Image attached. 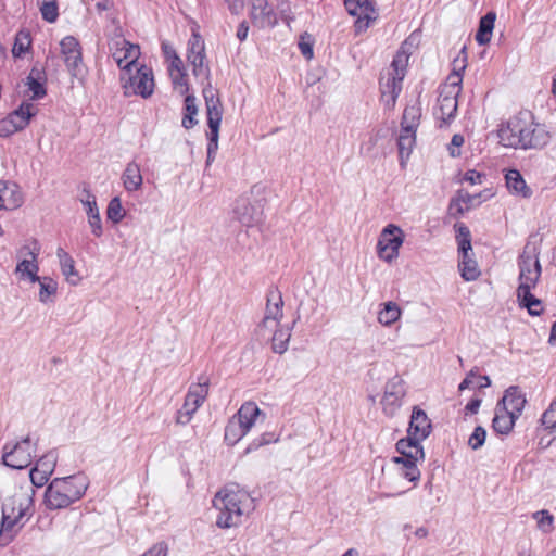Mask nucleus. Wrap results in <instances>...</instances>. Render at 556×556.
I'll use <instances>...</instances> for the list:
<instances>
[{
  "label": "nucleus",
  "mask_w": 556,
  "mask_h": 556,
  "mask_svg": "<svg viewBox=\"0 0 556 556\" xmlns=\"http://www.w3.org/2000/svg\"><path fill=\"white\" fill-rule=\"evenodd\" d=\"M500 142L513 149H543L551 140L544 124L535 123L530 113H520L503 123L497 130Z\"/></svg>",
  "instance_id": "obj_1"
},
{
  "label": "nucleus",
  "mask_w": 556,
  "mask_h": 556,
  "mask_svg": "<svg viewBox=\"0 0 556 556\" xmlns=\"http://www.w3.org/2000/svg\"><path fill=\"white\" fill-rule=\"evenodd\" d=\"M213 506L219 511L216 526L222 529L238 527L254 509V498L237 483H229L216 493Z\"/></svg>",
  "instance_id": "obj_2"
},
{
  "label": "nucleus",
  "mask_w": 556,
  "mask_h": 556,
  "mask_svg": "<svg viewBox=\"0 0 556 556\" xmlns=\"http://www.w3.org/2000/svg\"><path fill=\"white\" fill-rule=\"evenodd\" d=\"M33 490L26 488L11 495L0 510V546L9 545L34 515Z\"/></svg>",
  "instance_id": "obj_3"
},
{
  "label": "nucleus",
  "mask_w": 556,
  "mask_h": 556,
  "mask_svg": "<svg viewBox=\"0 0 556 556\" xmlns=\"http://www.w3.org/2000/svg\"><path fill=\"white\" fill-rule=\"evenodd\" d=\"M88 488L84 475L54 478L45 492V504L49 509H62L83 497Z\"/></svg>",
  "instance_id": "obj_4"
},
{
  "label": "nucleus",
  "mask_w": 556,
  "mask_h": 556,
  "mask_svg": "<svg viewBox=\"0 0 556 556\" xmlns=\"http://www.w3.org/2000/svg\"><path fill=\"white\" fill-rule=\"evenodd\" d=\"M466 47H463L453 61V73L448 77L451 84L440 92L438 98V109L434 115L441 121L440 127L448 125L456 116L458 108L457 94L462 83V72L466 68Z\"/></svg>",
  "instance_id": "obj_5"
},
{
  "label": "nucleus",
  "mask_w": 556,
  "mask_h": 556,
  "mask_svg": "<svg viewBox=\"0 0 556 556\" xmlns=\"http://www.w3.org/2000/svg\"><path fill=\"white\" fill-rule=\"evenodd\" d=\"M203 97L205 100L208 126L206 166H210L214 161L218 150L219 126L222 122L223 110L219 98L215 96L214 90L211 89L210 86L204 88Z\"/></svg>",
  "instance_id": "obj_6"
},
{
  "label": "nucleus",
  "mask_w": 556,
  "mask_h": 556,
  "mask_svg": "<svg viewBox=\"0 0 556 556\" xmlns=\"http://www.w3.org/2000/svg\"><path fill=\"white\" fill-rule=\"evenodd\" d=\"M37 452V441L27 435L18 441L7 442L2 447L3 465L13 469L27 468Z\"/></svg>",
  "instance_id": "obj_7"
},
{
  "label": "nucleus",
  "mask_w": 556,
  "mask_h": 556,
  "mask_svg": "<svg viewBox=\"0 0 556 556\" xmlns=\"http://www.w3.org/2000/svg\"><path fill=\"white\" fill-rule=\"evenodd\" d=\"M129 71L127 74L121 73V81L124 89V96H141L147 99L152 96L154 90V79L151 68L141 65L135 67Z\"/></svg>",
  "instance_id": "obj_8"
},
{
  "label": "nucleus",
  "mask_w": 556,
  "mask_h": 556,
  "mask_svg": "<svg viewBox=\"0 0 556 556\" xmlns=\"http://www.w3.org/2000/svg\"><path fill=\"white\" fill-rule=\"evenodd\" d=\"M455 228L457 231L458 253L460 255L458 264L460 276L466 281H473L480 276V270L477 262L469 255V252L472 250L470 230L463 223L456 224Z\"/></svg>",
  "instance_id": "obj_9"
},
{
  "label": "nucleus",
  "mask_w": 556,
  "mask_h": 556,
  "mask_svg": "<svg viewBox=\"0 0 556 556\" xmlns=\"http://www.w3.org/2000/svg\"><path fill=\"white\" fill-rule=\"evenodd\" d=\"M60 50L70 75L83 81L87 74V67L83 61L79 41L74 36H66L60 42Z\"/></svg>",
  "instance_id": "obj_10"
},
{
  "label": "nucleus",
  "mask_w": 556,
  "mask_h": 556,
  "mask_svg": "<svg viewBox=\"0 0 556 556\" xmlns=\"http://www.w3.org/2000/svg\"><path fill=\"white\" fill-rule=\"evenodd\" d=\"M109 49L122 73L127 74L137 65L140 48L138 45L130 43L122 35L110 41Z\"/></svg>",
  "instance_id": "obj_11"
},
{
  "label": "nucleus",
  "mask_w": 556,
  "mask_h": 556,
  "mask_svg": "<svg viewBox=\"0 0 556 556\" xmlns=\"http://www.w3.org/2000/svg\"><path fill=\"white\" fill-rule=\"evenodd\" d=\"M518 265L520 268L519 285L530 282L528 283L529 286H536L541 277L542 267L539 261V250L535 244L528 242L525 245L523 252L519 256Z\"/></svg>",
  "instance_id": "obj_12"
},
{
  "label": "nucleus",
  "mask_w": 556,
  "mask_h": 556,
  "mask_svg": "<svg viewBox=\"0 0 556 556\" xmlns=\"http://www.w3.org/2000/svg\"><path fill=\"white\" fill-rule=\"evenodd\" d=\"M403 230L394 225H387L378 239L377 252L381 260L390 263L399 256V249L403 244Z\"/></svg>",
  "instance_id": "obj_13"
},
{
  "label": "nucleus",
  "mask_w": 556,
  "mask_h": 556,
  "mask_svg": "<svg viewBox=\"0 0 556 556\" xmlns=\"http://www.w3.org/2000/svg\"><path fill=\"white\" fill-rule=\"evenodd\" d=\"M348 13L356 16L355 29L357 33L365 31L370 22L376 18L375 2L372 0H344Z\"/></svg>",
  "instance_id": "obj_14"
},
{
  "label": "nucleus",
  "mask_w": 556,
  "mask_h": 556,
  "mask_svg": "<svg viewBox=\"0 0 556 556\" xmlns=\"http://www.w3.org/2000/svg\"><path fill=\"white\" fill-rule=\"evenodd\" d=\"M207 386L208 384H192L186 395L181 409L177 413V424L187 425L191 420L192 415L197 412L208 393Z\"/></svg>",
  "instance_id": "obj_15"
},
{
  "label": "nucleus",
  "mask_w": 556,
  "mask_h": 556,
  "mask_svg": "<svg viewBox=\"0 0 556 556\" xmlns=\"http://www.w3.org/2000/svg\"><path fill=\"white\" fill-rule=\"evenodd\" d=\"M282 296L278 289H270L267 292L265 315L260 324V329H270L279 323L282 317Z\"/></svg>",
  "instance_id": "obj_16"
},
{
  "label": "nucleus",
  "mask_w": 556,
  "mask_h": 556,
  "mask_svg": "<svg viewBox=\"0 0 556 556\" xmlns=\"http://www.w3.org/2000/svg\"><path fill=\"white\" fill-rule=\"evenodd\" d=\"M432 430L431 420L427 414L418 406L413 407L407 434L415 440H425Z\"/></svg>",
  "instance_id": "obj_17"
},
{
  "label": "nucleus",
  "mask_w": 556,
  "mask_h": 556,
  "mask_svg": "<svg viewBox=\"0 0 556 556\" xmlns=\"http://www.w3.org/2000/svg\"><path fill=\"white\" fill-rule=\"evenodd\" d=\"M422 440H415L407 434V438L401 439L396 443V451L401 456L393 457L394 463L402 460L424 462L425 453L421 446Z\"/></svg>",
  "instance_id": "obj_18"
},
{
  "label": "nucleus",
  "mask_w": 556,
  "mask_h": 556,
  "mask_svg": "<svg viewBox=\"0 0 556 556\" xmlns=\"http://www.w3.org/2000/svg\"><path fill=\"white\" fill-rule=\"evenodd\" d=\"M239 427L248 434L260 422H264L265 414L254 402H245L237 413Z\"/></svg>",
  "instance_id": "obj_19"
},
{
  "label": "nucleus",
  "mask_w": 556,
  "mask_h": 556,
  "mask_svg": "<svg viewBox=\"0 0 556 556\" xmlns=\"http://www.w3.org/2000/svg\"><path fill=\"white\" fill-rule=\"evenodd\" d=\"M405 390L402 384H387L383 396L380 400L384 415L393 417L402 406Z\"/></svg>",
  "instance_id": "obj_20"
},
{
  "label": "nucleus",
  "mask_w": 556,
  "mask_h": 556,
  "mask_svg": "<svg viewBox=\"0 0 556 556\" xmlns=\"http://www.w3.org/2000/svg\"><path fill=\"white\" fill-rule=\"evenodd\" d=\"M251 17L260 27H275L278 24L277 13L269 8L267 0H252Z\"/></svg>",
  "instance_id": "obj_21"
},
{
  "label": "nucleus",
  "mask_w": 556,
  "mask_h": 556,
  "mask_svg": "<svg viewBox=\"0 0 556 556\" xmlns=\"http://www.w3.org/2000/svg\"><path fill=\"white\" fill-rule=\"evenodd\" d=\"M20 253L24 255L25 258L17 264L16 273L21 274L22 277H27L31 282H36L39 280V266L36 262L38 250L23 247Z\"/></svg>",
  "instance_id": "obj_22"
},
{
  "label": "nucleus",
  "mask_w": 556,
  "mask_h": 556,
  "mask_svg": "<svg viewBox=\"0 0 556 556\" xmlns=\"http://www.w3.org/2000/svg\"><path fill=\"white\" fill-rule=\"evenodd\" d=\"M233 213L238 220L245 226H252L262 219L261 208L252 205L248 198H240L236 201Z\"/></svg>",
  "instance_id": "obj_23"
},
{
  "label": "nucleus",
  "mask_w": 556,
  "mask_h": 556,
  "mask_svg": "<svg viewBox=\"0 0 556 556\" xmlns=\"http://www.w3.org/2000/svg\"><path fill=\"white\" fill-rule=\"evenodd\" d=\"M80 202L86 207L88 223L91 228V232L96 237H100L102 235V224L99 208L97 206L96 197L90 192V190L85 188L80 197Z\"/></svg>",
  "instance_id": "obj_24"
},
{
  "label": "nucleus",
  "mask_w": 556,
  "mask_h": 556,
  "mask_svg": "<svg viewBox=\"0 0 556 556\" xmlns=\"http://www.w3.org/2000/svg\"><path fill=\"white\" fill-rule=\"evenodd\" d=\"M529 282L519 285L517 288V300L521 308H526L531 316H540L543 313L542 301L531 293L535 286H529Z\"/></svg>",
  "instance_id": "obj_25"
},
{
  "label": "nucleus",
  "mask_w": 556,
  "mask_h": 556,
  "mask_svg": "<svg viewBox=\"0 0 556 556\" xmlns=\"http://www.w3.org/2000/svg\"><path fill=\"white\" fill-rule=\"evenodd\" d=\"M527 400L518 386L511 384L502 399L503 406L501 408L519 416L525 407Z\"/></svg>",
  "instance_id": "obj_26"
},
{
  "label": "nucleus",
  "mask_w": 556,
  "mask_h": 556,
  "mask_svg": "<svg viewBox=\"0 0 556 556\" xmlns=\"http://www.w3.org/2000/svg\"><path fill=\"white\" fill-rule=\"evenodd\" d=\"M37 109L30 102H23L16 110L7 117L11 121L17 131L28 126L30 119L36 115Z\"/></svg>",
  "instance_id": "obj_27"
},
{
  "label": "nucleus",
  "mask_w": 556,
  "mask_h": 556,
  "mask_svg": "<svg viewBox=\"0 0 556 556\" xmlns=\"http://www.w3.org/2000/svg\"><path fill=\"white\" fill-rule=\"evenodd\" d=\"M505 180L510 193L525 199H529L532 195L531 188L526 184L519 170L508 169L505 174Z\"/></svg>",
  "instance_id": "obj_28"
},
{
  "label": "nucleus",
  "mask_w": 556,
  "mask_h": 556,
  "mask_svg": "<svg viewBox=\"0 0 556 556\" xmlns=\"http://www.w3.org/2000/svg\"><path fill=\"white\" fill-rule=\"evenodd\" d=\"M123 186L126 191L134 192L141 188L143 178L140 166L135 162H129L122 174Z\"/></svg>",
  "instance_id": "obj_29"
},
{
  "label": "nucleus",
  "mask_w": 556,
  "mask_h": 556,
  "mask_svg": "<svg viewBox=\"0 0 556 556\" xmlns=\"http://www.w3.org/2000/svg\"><path fill=\"white\" fill-rule=\"evenodd\" d=\"M496 21V13L489 11L479 21L478 30L475 39L480 46H484L491 41L492 33L494 29V23Z\"/></svg>",
  "instance_id": "obj_30"
},
{
  "label": "nucleus",
  "mask_w": 556,
  "mask_h": 556,
  "mask_svg": "<svg viewBox=\"0 0 556 556\" xmlns=\"http://www.w3.org/2000/svg\"><path fill=\"white\" fill-rule=\"evenodd\" d=\"M56 256L60 261L61 270L66 278V281L74 286L77 285L80 277L75 269L74 258L62 248L56 250Z\"/></svg>",
  "instance_id": "obj_31"
},
{
  "label": "nucleus",
  "mask_w": 556,
  "mask_h": 556,
  "mask_svg": "<svg viewBox=\"0 0 556 556\" xmlns=\"http://www.w3.org/2000/svg\"><path fill=\"white\" fill-rule=\"evenodd\" d=\"M517 418L518 416L501 408L498 405L495 412V416L492 420V427L494 431L500 434H508L511 431Z\"/></svg>",
  "instance_id": "obj_32"
},
{
  "label": "nucleus",
  "mask_w": 556,
  "mask_h": 556,
  "mask_svg": "<svg viewBox=\"0 0 556 556\" xmlns=\"http://www.w3.org/2000/svg\"><path fill=\"white\" fill-rule=\"evenodd\" d=\"M382 99L387 106L394 108L396 99L402 90L401 77H388L386 83H380Z\"/></svg>",
  "instance_id": "obj_33"
},
{
  "label": "nucleus",
  "mask_w": 556,
  "mask_h": 556,
  "mask_svg": "<svg viewBox=\"0 0 556 556\" xmlns=\"http://www.w3.org/2000/svg\"><path fill=\"white\" fill-rule=\"evenodd\" d=\"M25 85L31 92L30 100H40L47 94L45 83L41 80V72L36 67L31 68Z\"/></svg>",
  "instance_id": "obj_34"
},
{
  "label": "nucleus",
  "mask_w": 556,
  "mask_h": 556,
  "mask_svg": "<svg viewBox=\"0 0 556 556\" xmlns=\"http://www.w3.org/2000/svg\"><path fill=\"white\" fill-rule=\"evenodd\" d=\"M198 105L197 99L193 94H187L184 101V115L181 126L185 129H191L198 124Z\"/></svg>",
  "instance_id": "obj_35"
},
{
  "label": "nucleus",
  "mask_w": 556,
  "mask_h": 556,
  "mask_svg": "<svg viewBox=\"0 0 556 556\" xmlns=\"http://www.w3.org/2000/svg\"><path fill=\"white\" fill-rule=\"evenodd\" d=\"M416 142V131L401 128V134L397 138V148L401 164L407 160L413 151Z\"/></svg>",
  "instance_id": "obj_36"
},
{
  "label": "nucleus",
  "mask_w": 556,
  "mask_h": 556,
  "mask_svg": "<svg viewBox=\"0 0 556 556\" xmlns=\"http://www.w3.org/2000/svg\"><path fill=\"white\" fill-rule=\"evenodd\" d=\"M205 51L199 54H191L187 55V60L189 64L192 66V73L198 78H204L205 80L210 79V67L205 64ZM211 85L210 81H207L206 86L203 87L206 88ZM212 88V86H210Z\"/></svg>",
  "instance_id": "obj_37"
},
{
  "label": "nucleus",
  "mask_w": 556,
  "mask_h": 556,
  "mask_svg": "<svg viewBox=\"0 0 556 556\" xmlns=\"http://www.w3.org/2000/svg\"><path fill=\"white\" fill-rule=\"evenodd\" d=\"M421 117V108L419 103L407 105L403 112L401 128L416 131Z\"/></svg>",
  "instance_id": "obj_38"
},
{
  "label": "nucleus",
  "mask_w": 556,
  "mask_h": 556,
  "mask_svg": "<svg viewBox=\"0 0 556 556\" xmlns=\"http://www.w3.org/2000/svg\"><path fill=\"white\" fill-rule=\"evenodd\" d=\"M291 337V328L277 329L271 338V348L275 353L282 354L288 349V343Z\"/></svg>",
  "instance_id": "obj_39"
},
{
  "label": "nucleus",
  "mask_w": 556,
  "mask_h": 556,
  "mask_svg": "<svg viewBox=\"0 0 556 556\" xmlns=\"http://www.w3.org/2000/svg\"><path fill=\"white\" fill-rule=\"evenodd\" d=\"M401 316V309L394 302L384 303L383 308L378 314V320L380 324L390 326L396 321Z\"/></svg>",
  "instance_id": "obj_40"
},
{
  "label": "nucleus",
  "mask_w": 556,
  "mask_h": 556,
  "mask_svg": "<svg viewBox=\"0 0 556 556\" xmlns=\"http://www.w3.org/2000/svg\"><path fill=\"white\" fill-rule=\"evenodd\" d=\"M532 518L536 522V528L547 534L551 533L554 530V517L553 515L546 510H539L532 514Z\"/></svg>",
  "instance_id": "obj_41"
},
{
  "label": "nucleus",
  "mask_w": 556,
  "mask_h": 556,
  "mask_svg": "<svg viewBox=\"0 0 556 556\" xmlns=\"http://www.w3.org/2000/svg\"><path fill=\"white\" fill-rule=\"evenodd\" d=\"M31 38L27 31H18L15 36L12 54L14 58H22L30 48Z\"/></svg>",
  "instance_id": "obj_42"
},
{
  "label": "nucleus",
  "mask_w": 556,
  "mask_h": 556,
  "mask_svg": "<svg viewBox=\"0 0 556 556\" xmlns=\"http://www.w3.org/2000/svg\"><path fill=\"white\" fill-rule=\"evenodd\" d=\"M38 5L46 22L54 23L58 20L59 10L55 0H38Z\"/></svg>",
  "instance_id": "obj_43"
},
{
  "label": "nucleus",
  "mask_w": 556,
  "mask_h": 556,
  "mask_svg": "<svg viewBox=\"0 0 556 556\" xmlns=\"http://www.w3.org/2000/svg\"><path fill=\"white\" fill-rule=\"evenodd\" d=\"M56 459L58 457L55 452L50 451L36 462L35 468L45 475L51 476L54 471Z\"/></svg>",
  "instance_id": "obj_44"
},
{
  "label": "nucleus",
  "mask_w": 556,
  "mask_h": 556,
  "mask_svg": "<svg viewBox=\"0 0 556 556\" xmlns=\"http://www.w3.org/2000/svg\"><path fill=\"white\" fill-rule=\"evenodd\" d=\"M106 216H108V219H110L114 224L122 222V219L124 218L125 210L122 206V202L118 197H114L109 202V205L106 208Z\"/></svg>",
  "instance_id": "obj_45"
},
{
  "label": "nucleus",
  "mask_w": 556,
  "mask_h": 556,
  "mask_svg": "<svg viewBox=\"0 0 556 556\" xmlns=\"http://www.w3.org/2000/svg\"><path fill=\"white\" fill-rule=\"evenodd\" d=\"M418 462L402 460L397 463L401 465V475L410 482L417 483L420 479V470L417 466Z\"/></svg>",
  "instance_id": "obj_46"
},
{
  "label": "nucleus",
  "mask_w": 556,
  "mask_h": 556,
  "mask_svg": "<svg viewBox=\"0 0 556 556\" xmlns=\"http://www.w3.org/2000/svg\"><path fill=\"white\" fill-rule=\"evenodd\" d=\"M49 477H50V475H45V473L40 472L37 468L34 467L29 471V478H30L31 484L30 485L21 486L18 490H16L14 492L13 495H15L17 492H20L23 489L31 488V490L34 492V494H33V497H34L35 496V486L40 488V486L45 485L47 483V481L49 480ZM33 505L35 506V502L34 501H33Z\"/></svg>",
  "instance_id": "obj_47"
},
{
  "label": "nucleus",
  "mask_w": 556,
  "mask_h": 556,
  "mask_svg": "<svg viewBox=\"0 0 556 556\" xmlns=\"http://www.w3.org/2000/svg\"><path fill=\"white\" fill-rule=\"evenodd\" d=\"M244 435L247 433L239 427V424L236 420H230L225 429V440L233 445Z\"/></svg>",
  "instance_id": "obj_48"
},
{
  "label": "nucleus",
  "mask_w": 556,
  "mask_h": 556,
  "mask_svg": "<svg viewBox=\"0 0 556 556\" xmlns=\"http://www.w3.org/2000/svg\"><path fill=\"white\" fill-rule=\"evenodd\" d=\"M276 13L288 26L294 21V15L289 0H276Z\"/></svg>",
  "instance_id": "obj_49"
},
{
  "label": "nucleus",
  "mask_w": 556,
  "mask_h": 556,
  "mask_svg": "<svg viewBox=\"0 0 556 556\" xmlns=\"http://www.w3.org/2000/svg\"><path fill=\"white\" fill-rule=\"evenodd\" d=\"M22 195L16 185H8L7 200L1 204L4 210H13L22 204Z\"/></svg>",
  "instance_id": "obj_50"
},
{
  "label": "nucleus",
  "mask_w": 556,
  "mask_h": 556,
  "mask_svg": "<svg viewBox=\"0 0 556 556\" xmlns=\"http://www.w3.org/2000/svg\"><path fill=\"white\" fill-rule=\"evenodd\" d=\"M37 281L40 285L39 300L42 303H46L48 298L56 292V282L49 277H39V280Z\"/></svg>",
  "instance_id": "obj_51"
},
{
  "label": "nucleus",
  "mask_w": 556,
  "mask_h": 556,
  "mask_svg": "<svg viewBox=\"0 0 556 556\" xmlns=\"http://www.w3.org/2000/svg\"><path fill=\"white\" fill-rule=\"evenodd\" d=\"M298 46H299V49H300L302 55L306 60L313 59V56H314V50H313L314 39L308 33H304L301 35Z\"/></svg>",
  "instance_id": "obj_52"
},
{
  "label": "nucleus",
  "mask_w": 556,
  "mask_h": 556,
  "mask_svg": "<svg viewBox=\"0 0 556 556\" xmlns=\"http://www.w3.org/2000/svg\"><path fill=\"white\" fill-rule=\"evenodd\" d=\"M485 438H486V430L483 427L478 426L475 428L473 432L470 434V437L468 439V445L472 450H478L484 444Z\"/></svg>",
  "instance_id": "obj_53"
},
{
  "label": "nucleus",
  "mask_w": 556,
  "mask_h": 556,
  "mask_svg": "<svg viewBox=\"0 0 556 556\" xmlns=\"http://www.w3.org/2000/svg\"><path fill=\"white\" fill-rule=\"evenodd\" d=\"M205 51V45L203 39L199 34L193 33L190 39L188 40V53L187 55L191 54H199Z\"/></svg>",
  "instance_id": "obj_54"
},
{
  "label": "nucleus",
  "mask_w": 556,
  "mask_h": 556,
  "mask_svg": "<svg viewBox=\"0 0 556 556\" xmlns=\"http://www.w3.org/2000/svg\"><path fill=\"white\" fill-rule=\"evenodd\" d=\"M406 60H407V58L404 54H397L391 63V66L393 68V74L390 75L389 77H401V81H402L404 78V75H405L404 68H405Z\"/></svg>",
  "instance_id": "obj_55"
},
{
  "label": "nucleus",
  "mask_w": 556,
  "mask_h": 556,
  "mask_svg": "<svg viewBox=\"0 0 556 556\" xmlns=\"http://www.w3.org/2000/svg\"><path fill=\"white\" fill-rule=\"evenodd\" d=\"M168 546L164 542H159L154 544L149 551H147L141 556H167Z\"/></svg>",
  "instance_id": "obj_56"
},
{
  "label": "nucleus",
  "mask_w": 556,
  "mask_h": 556,
  "mask_svg": "<svg viewBox=\"0 0 556 556\" xmlns=\"http://www.w3.org/2000/svg\"><path fill=\"white\" fill-rule=\"evenodd\" d=\"M486 178L485 174L477 172L475 169L467 170L464 176V181L469 182L470 185L482 184V181Z\"/></svg>",
  "instance_id": "obj_57"
},
{
  "label": "nucleus",
  "mask_w": 556,
  "mask_h": 556,
  "mask_svg": "<svg viewBox=\"0 0 556 556\" xmlns=\"http://www.w3.org/2000/svg\"><path fill=\"white\" fill-rule=\"evenodd\" d=\"M170 77H172V80H173V84L175 85V87H181L182 90H181V93H185L188 91V84H187V74L186 72H178V73H173V74H169Z\"/></svg>",
  "instance_id": "obj_58"
},
{
  "label": "nucleus",
  "mask_w": 556,
  "mask_h": 556,
  "mask_svg": "<svg viewBox=\"0 0 556 556\" xmlns=\"http://www.w3.org/2000/svg\"><path fill=\"white\" fill-rule=\"evenodd\" d=\"M17 130L8 117L0 121V137H10Z\"/></svg>",
  "instance_id": "obj_59"
},
{
  "label": "nucleus",
  "mask_w": 556,
  "mask_h": 556,
  "mask_svg": "<svg viewBox=\"0 0 556 556\" xmlns=\"http://www.w3.org/2000/svg\"><path fill=\"white\" fill-rule=\"evenodd\" d=\"M542 424L547 429L556 428V413L553 409H546L542 415Z\"/></svg>",
  "instance_id": "obj_60"
},
{
  "label": "nucleus",
  "mask_w": 556,
  "mask_h": 556,
  "mask_svg": "<svg viewBox=\"0 0 556 556\" xmlns=\"http://www.w3.org/2000/svg\"><path fill=\"white\" fill-rule=\"evenodd\" d=\"M482 400L480 397H473L471 399L467 405L465 406V414L466 415H475L479 412V408L481 406Z\"/></svg>",
  "instance_id": "obj_61"
},
{
  "label": "nucleus",
  "mask_w": 556,
  "mask_h": 556,
  "mask_svg": "<svg viewBox=\"0 0 556 556\" xmlns=\"http://www.w3.org/2000/svg\"><path fill=\"white\" fill-rule=\"evenodd\" d=\"M173 52V59H172V62H170V65H169V74H173V73H178V72H184L185 68H184V64H182V61L181 59L176 54L175 51H172Z\"/></svg>",
  "instance_id": "obj_62"
},
{
  "label": "nucleus",
  "mask_w": 556,
  "mask_h": 556,
  "mask_svg": "<svg viewBox=\"0 0 556 556\" xmlns=\"http://www.w3.org/2000/svg\"><path fill=\"white\" fill-rule=\"evenodd\" d=\"M450 211L454 215H462L464 213V207L462 205V199L460 198L451 201V203H450Z\"/></svg>",
  "instance_id": "obj_63"
},
{
  "label": "nucleus",
  "mask_w": 556,
  "mask_h": 556,
  "mask_svg": "<svg viewBox=\"0 0 556 556\" xmlns=\"http://www.w3.org/2000/svg\"><path fill=\"white\" fill-rule=\"evenodd\" d=\"M248 33H249V25L247 22H241L238 26V29H237V38L240 40V41H244L248 37Z\"/></svg>",
  "instance_id": "obj_64"
}]
</instances>
